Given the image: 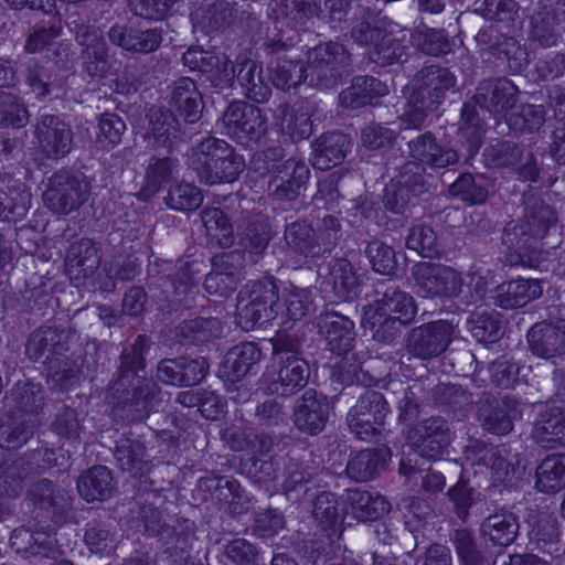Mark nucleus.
Wrapping results in <instances>:
<instances>
[{"instance_id": "1", "label": "nucleus", "mask_w": 565, "mask_h": 565, "mask_svg": "<svg viewBox=\"0 0 565 565\" xmlns=\"http://www.w3.org/2000/svg\"><path fill=\"white\" fill-rule=\"evenodd\" d=\"M146 338L138 335L129 348L121 353L119 375L109 387V397L118 404L130 406L142 417L156 409L162 402V393L151 380L138 375L143 370Z\"/></svg>"}, {"instance_id": "2", "label": "nucleus", "mask_w": 565, "mask_h": 565, "mask_svg": "<svg viewBox=\"0 0 565 565\" xmlns=\"http://www.w3.org/2000/svg\"><path fill=\"white\" fill-rule=\"evenodd\" d=\"M186 164L206 185L231 183L245 168V160L225 140L209 137L188 152Z\"/></svg>"}, {"instance_id": "3", "label": "nucleus", "mask_w": 565, "mask_h": 565, "mask_svg": "<svg viewBox=\"0 0 565 565\" xmlns=\"http://www.w3.org/2000/svg\"><path fill=\"white\" fill-rule=\"evenodd\" d=\"M63 332L51 327L36 329L30 334L26 343V354L33 360L41 359L46 365L47 383L54 390H68L77 381L76 363L64 354Z\"/></svg>"}, {"instance_id": "4", "label": "nucleus", "mask_w": 565, "mask_h": 565, "mask_svg": "<svg viewBox=\"0 0 565 565\" xmlns=\"http://www.w3.org/2000/svg\"><path fill=\"white\" fill-rule=\"evenodd\" d=\"M416 312L417 306L411 295L398 289L387 290L381 299L364 309L362 324L377 334L396 321L409 323Z\"/></svg>"}, {"instance_id": "5", "label": "nucleus", "mask_w": 565, "mask_h": 565, "mask_svg": "<svg viewBox=\"0 0 565 565\" xmlns=\"http://www.w3.org/2000/svg\"><path fill=\"white\" fill-rule=\"evenodd\" d=\"M388 413L390 407L384 395L377 391L366 390L350 408L347 423L358 438L371 441L380 435Z\"/></svg>"}, {"instance_id": "6", "label": "nucleus", "mask_w": 565, "mask_h": 565, "mask_svg": "<svg viewBox=\"0 0 565 565\" xmlns=\"http://www.w3.org/2000/svg\"><path fill=\"white\" fill-rule=\"evenodd\" d=\"M278 299L273 281L254 285L252 290H241L236 305V322L245 331L263 326L275 318L274 305Z\"/></svg>"}, {"instance_id": "7", "label": "nucleus", "mask_w": 565, "mask_h": 565, "mask_svg": "<svg viewBox=\"0 0 565 565\" xmlns=\"http://www.w3.org/2000/svg\"><path fill=\"white\" fill-rule=\"evenodd\" d=\"M412 274L418 292L427 298L458 297L465 284L462 275L452 267L430 262L414 265Z\"/></svg>"}, {"instance_id": "8", "label": "nucleus", "mask_w": 565, "mask_h": 565, "mask_svg": "<svg viewBox=\"0 0 565 565\" xmlns=\"http://www.w3.org/2000/svg\"><path fill=\"white\" fill-rule=\"evenodd\" d=\"M307 76L310 82L328 87L348 73L350 54L340 43H324L308 51Z\"/></svg>"}, {"instance_id": "9", "label": "nucleus", "mask_w": 565, "mask_h": 565, "mask_svg": "<svg viewBox=\"0 0 565 565\" xmlns=\"http://www.w3.org/2000/svg\"><path fill=\"white\" fill-rule=\"evenodd\" d=\"M88 191L89 185L84 178L58 171L49 179L43 202L54 213L68 214L87 200Z\"/></svg>"}, {"instance_id": "10", "label": "nucleus", "mask_w": 565, "mask_h": 565, "mask_svg": "<svg viewBox=\"0 0 565 565\" xmlns=\"http://www.w3.org/2000/svg\"><path fill=\"white\" fill-rule=\"evenodd\" d=\"M455 326L447 320H437L414 328L407 335V352L420 360H430L444 353L450 344Z\"/></svg>"}, {"instance_id": "11", "label": "nucleus", "mask_w": 565, "mask_h": 565, "mask_svg": "<svg viewBox=\"0 0 565 565\" xmlns=\"http://www.w3.org/2000/svg\"><path fill=\"white\" fill-rule=\"evenodd\" d=\"M222 121L227 135L239 142L259 140L267 131V118L260 108L241 100L226 108Z\"/></svg>"}, {"instance_id": "12", "label": "nucleus", "mask_w": 565, "mask_h": 565, "mask_svg": "<svg viewBox=\"0 0 565 565\" xmlns=\"http://www.w3.org/2000/svg\"><path fill=\"white\" fill-rule=\"evenodd\" d=\"M411 160L419 168L422 180L425 181V170L445 169L459 161V154L452 147L440 142L435 135L426 131L407 143Z\"/></svg>"}, {"instance_id": "13", "label": "nucleus", "mask_w": 565, "mask_h": 565, "mask_svg": "<svg viewBox=\"0 0 565 565\" xmlns=\"http://www.w3.org/2000/svg\"><path fill=\"white\" fill-rule=\"evenodd\" d=\"M451 440L450 427L446 419L433 416L417 423L407 433V441L415 451L427 459L440 458Z\"/></svg>"}, {"instance_id": "14", "label": "nucleus", "mask_w": 565, "mask_h": 565, "mask_svg": "<svg viewBox=\"0 0 565 565\" xmlns=\"http://www.w3.org/2000/svg\"><path fill=\"white\" fill-rule=\"evenodd\" d=\"M331 406L326 395L316 390H307L294 405V425L303 434H320L330 417Z\"/></svg>"}, {"instance_id": "15", "label": "nucleus", "mask_w": 565, "mask_h": 565, "mask_svg": "<svg viewBox=\"0 0 565 565\" xmlns=\"http://www.w3.org/2000/svg\"><path fill=\"white\" fill-rule=\"evenodd\" d=\"M199 487L211 491L218 508L231 515L244 514L252 507V497L233 477L205 476L199 479Z\"/></svg>"}, {"instance_id": "16", "label": "nucleus", "mask_w": 565, "mask_h": 565, "mask_svg": "<svg viewBox=\"0 0 565 565\" xmlns=\"http://www.w3.org/2000/svg\"><path fill=\"white\" fill-rule=\"evenodd\" d=\"M75 40L83 47L84 73L92 79H100L109 71L106 43L99 28L78 25Z\"/></svg>"}, {"instance_id": "17", "label": "nucleus", "mask_w": 565, "mask_h": 565, "mask_svg": "<svg viewBox=\"0 0 565 565\" xmlns=\"http://www.w3.org/2000/svg\"><path fill=\"white\" fill-rule=\"evenodd\" d=\"M419 168L415 163H404L397 175L385 188V206L394 213H403L413 195L425 189Z\"/></svg>"}, {"instance_id": "18", "label": "nucleus", "mask_w": 565, "mask_h": 565, "mask_svg": "<svg viewBox=\"0 0 565 565\" xmlns=\"http://www.w3.org/2000/svg\"><path fill=\"white\" fill-rule=\"evenodd\" d=\"M516 86L508 78L483 81L477 87L476 103L490 114L505 120L516 104Z\"/></svg>"}, {"instance_id": "19", "label": "nucleus", "mask_w": 565, "mask_h": 565, "mask_svg": "<svg viewBox=\"0 0 565 565\" xmlns=\"http://www.w3.org/2000/svg\"><path fill=\"white\" fill-rule=\"evenodd\" d=\"M456 84L455 75L446 67L429 65L423 67L413 81L411 90L414 92V99L428 100L427 105H439L445 97V92Z\"/></svg>"}, {"instance_id": "20", "label": "nucleus", "mask_w": 565, "mask_h": 565, "mask_svg": "<svg viewBox=\"0 0 565 565\" xmlns=\"http://www.w3.org/2000/svg\"><path fill=\"white\" fill-rule=\"evenodd\" d=\"M277 174L269 181L268 191L274 199L291 201L298 198L300 189L309 179L307 164L295 158L277 166Z\"/></svg>"}, {"instance_id": "21", "label": "nucleus", "mask_w": 565, "mask_h": 565, "mask_svg": "<svg viewBox=\"0 0 565 565\" xmlns=\"http://www.w3.org/2000/svg\"><path fill=\"white\" fill-rule=\"evenodd\" d=\"M36 137L47 157L67 154L73 143V132L67 124L55 115H42L36 126Z\"/></svg>"}, {"instance_id": "22", "label": "nucleus", "mask_w": 565, "mask_h": 565, "mask_svg": "<svg viewBox=\"0 0 565 565\" xmlns=\"http://www.w3.org/2000/svg\"><path fill=\"white\" fill-rule=\"evenodd\" d=\"M284 239L295 253L306 257H319L332 249L333 234L319 238L310 224L297 221L286 226Z\"/></svg>"}, {"instance_id": "23", "label": "nucleus", "mask_w": 565, "mask_h": 565, "mask_svg": "<svg viewBox=\"0 0 565 565\" xmlns=\"http://www.w3.org/2000/svg\"><path fill=\"white\" fill-rule=\"evenodd\" d=\"M277 376L270 382L268 390L273 394L290 396L302 390L309 379V365L297 354L281 355Z\"/></svg>"}, {"instance_id": "24", "label": "nucleus", "mask_w": 565, "mask_h": 565, "mask_svg": "<svg viewBox=\"0 0 565 565\" xmlns=\"http://www.w3.org/2000/svg\"><path fill=\"white\" fill-rule=\"evenodd\" d=\"M527 340L532 353L551 360L565 355V320L541 322L531 328Z\"/></svg>"}, {"instance_id": "25", "label": "nucleus", "mask_w": 565, "mask_h": 565, "mask_svg": "<svg viewBox=\"0 0 565 565\" xmlns=\"http://www.w3.org/2000/svg\"><path fill=\"white\" fill-rule=\"evenodd\" d=\"M531 436L542 448H565V408L548 407L541 411L534 422Z\"/></svg>"}, {"instance_id": "26", "label": "nucleus", "mask_w": 565, "mask_h": 565, "mask_svg": "<svg viewBox=\"0 0 565 565\" xmlns=\"http://www.w3.org/2000/svg\"><path fill=\"white\" fill-rule=\"evenodd\" d=\"M318 328L327 341V348L332 353L342 354L352 351L355 341L354 323L348 317L327 312L319 317Z\"/></svg>"}, {"instance_id": "27", "label": "nucleus", "mask_w": 565, "mask_h": 565, "mask_svg": "<svg viewBox=\"0 0 565 565\" xmlns=\"http://www.w3.org/2000/svg\"><path fill=\"white\" fill-rule=\"evenodd\" d=\"M147 118L146 138L153 148L172 149L181 140L180 122L172 113L151 108Z\"/></svg>"}, {"instance_id": "28", "label": "nucleus", "mask_w": 565, "mask_h": 565, "mask_svg": "<svg viewBox=\"0 0 565 565\" xmlns=\"http://www.w3.org/2000/svg\"><path fill=\"white\" fill-rule=\"evenodd\" d=\"M260 359L262 352L255 343H239L226 353L220 367V376L226 383L234 384L244 379Z\"/></svg>"}, {"instance_id": "29", "label": "nucleus", "mask_w": 565, "mask_h": 565, "mask_svg": "<svg viewBox=\"0 0 565 565\" xmlns=\"http://www.w3.org/2000/svg\"><path fill=\"white\" fill-rule=\"evenodd\" d=\"M32 472L25 459L0 449V495L14 499L19 497Z\"/></svg>"}, {"instance_id": "30", "label": "nucleus", "mask_w": 565, "mask_h": 565, "mask_svg": "<svg viewBox=\"0 0 565 565\" xmlns=\"http://www.w3.org/2000/svg\"><path fill=\"white\" fill-rule=\"evenodd\" d=\"M31 193L18 180L0 173V220L18 221L25 216Z\"/></svg>"}, {"instance_id": "31", "label": "nucleus", "mask_w": 565, "mask_h": 565, "mask_svg": "<svg viewBox=\"0 0 565 565\" xmlns=\"http://www.w3.org/2000/svg\"><path fill=\"white\" fill-rule=\"evenodd\" d=\"M350 148V139L342 132H329L312 143L311 163L316 169L329 170L340 164Z\"/></svg>"}, {"instance_id": "32", "label": "nucleus", "mask_w": 565, "mask_h": 565, "mask_svg": "<svg viewBox=\"0 0 565 565\" xmlns=\"http://www.w3.org/2000/svg\"><path fill=\"white\" fill-rule=\"evenodd\" d=\"M408 38V31L399 29L396 23L388 22L385 31L373 45L371 58L380 65L401 62L409 42Z\"/></svg>"}, {"instance_id": "33", "label": "nucleus", "mask_w": 565, "mask_h": 565, "mask_svg": "<svg viewBox=\"0 0 565 565\" xmlns=\"http://www.w3.org/2000/svg\"><path fill=\"white\" fill-rule=\"evenodd\" d=\"M542 295V287L535 279H516L498 286L494 302L503 309L523 307Z\"/></svg>"}, {"instance_id": "34", "label": "nucleus", "mask_w": 565, "mask_h": 565, "mask_svg": "<svg viewBox=\"0 0 565 565\" xmlns=\"http://www.w3.org/2000/svg\"><path fill=\"white\" fill-rule=\"evenodd\" d=\"M347 501L349 513L361 522L377 520L391 510L390 502L383 495L358 488L348 490Z\"/></svg>"}, {"instance_id": "35", "label": "nucleus", "mask_w": 565, "mask_h": 565, "mask_svg": "<svg viewBox=\"0 0 565 565\" xmlns=\"http://www.w3.org/2000/svg\"><path fill=\"white\" fill-rule=\"evenodd\" d=\"M387 94L388 86L385 83L375 77L359 76L350 87L340 93L339 99L344 108L356 109Z\"/></svg>"}, {"instance_id": "36", "label": "nucleus", "mask_w": 565, "mask_h": 565, "mask_svg": "<svg viewBox=\"0 0 565 565\" xmlns=\"http://www.w3.org/2000/svg\"><path fill=\"white\" fill-rule=\"evenodd\" d=\"M237 67L236 79L246 97L256 103H265L271 89L264 81L262 65L247 57H237Z\"/></svg>"}, {"instance_id": "37", "label": "nucleus", "mask_w": 565, "mask_h": 565, "mask_svg": "<svg viewBox=\"0 0 565 565\" xmlns=\"http://www.w3.org/2000/svg\"><path fill=\"white\" fill-rule=\"evenodd\" d=\"M519 527L518 518L512 512L500 510L483 520L480 532L493 545L509 546L514 542Z\"/></svg>"}, {"instance_id": "38", "label": "nucleus", "mask_w": 565, "mask_h": 565, "mask_svg": "<svg viewBox=\"0 0 565 565\" xmlns=\"http://www.w3.org/2000/svg\"><path fill=\"white\" fill-rule=\"evenodd\" d=\"M239 259L241 255L235 252L223 253L214 257L216 270L206 275L204 280V288L210 295L227 296L237 288L238 273L227 271L224 267Z\"/></svg>"}, {"instance_id": "39", "label": "nucleus", "mask_w": 565, "mask_h": 565, "mask_svg": "<svg viewBox=\"0 0 565 565\" xmlns=\"http://www.w3.org/2000/svg\"><path fill=\"white\" fill-rule=\"evenodd\" d=\"M98 249L90 239L72 244L66 254V268L76 279L92 276L99 266Z\"/></svg>"}, {"instance_id": "40", "label": "nucleus", "mask_w": 565, "mask_h": 565, "mask_svg": "<svg viewBox=\"0 0 565 565\" xmlns=\"http://www.w3.org/2000/svg\"><path fill=\"white\" fill-rule=\"evenodd\" d=\"M524 204L525 210L522 221L539 243L550 228L556 225L557 217L555 211L542 199L532 194L525 196Z\"/></svg>"}, {"instance_id": "41", "label": "nucleus", "mask_w": 565, "mask_h": 565, "mask_svg": "<svg viewBox=\"0 0 565 565\" xmlns=\"http://www.w3.org/2000/svg\"><path fill=\"white\" fill-rule=\"evenodd\" d=\"M115 457L120 469L132 477H141L149 472L152 467L151 461L148 459L145 445L138 439H119Z\"/></svg>"}, {"instance_id": "42", "label": "nucleus", "mask_w": 565, "mask_h": 565, "mask_svg": "<svg viewBox=\"0 0 565 565\" xmlns=\"http://www.w3.org/2000/svg\"><path fill=\"white\" fill-rule=\"evenodd\" d=\"M171 104L186 121L194 122L199 118L202 97L193 79L181 77L174 82Z\"/></svg>"}, {"instance_id": "43", "label": "nucleus", "mask_w": 565, "mask_h": 565, "mask_svg": "<svg viewBox=\"0 0 565 565\" xmlns=\"http://www.w3.org/2000/svg\"><path fill=\"white\" fill-rule=\"evenodd\" d=\"M29 497L35 507L46 510L53 515L60 514L71 507L67 491L46 479L33 484L29 490Z\"/></svg>"}, {"instance_id": "44", "label": "nucleus", "mask_w": 565, "mask_h": 565, "mask_svg": "<svg viewBox=\"0 0 565 565\" xmlns=\"http://www.w3.org/2000/svg\"><path fill=\"white\" fill-rule=\"evenodd\" d=\"M274 116L284 134L294 140L306 139L312 134L310 113L303 107L295 109L287 104H281Z\"/></svg>"}, {"instance_id": "45", "label": "nucleus", "mask_w": 565, "mask_h": 565, "mask_svg": "<svg viewBox=\"0 0 565 565\" xmlns=\"http://www.w3.org/2000/svg\"><path fill=\"white\" fill-rule=\"evenodd\" d=\"M77 489L81 497L87 502L103 501L109 498L113 491L110 471L104 466L90 468L79 477Z\"/></svg>"}, {"instance_id": "46", "label": "nucleus", "mask_w": 565, "mask_h": 565, "mask_svg": "<svg viewBox=\"0 0 565 565\" xmlns=\"http://www.w3.org/2000/svg\"><path fill=\"white\" fill-rule=\"evenodd\" d=\"M329 284L334 296L342 300H350L358 295L359 280L351 265L345 258H337L330 265Z\"/></svg>"}, {"instance_id": "47", "label": "nucleus", "mask_w": 565, "mask_h": 565, "mask_svg": "<svg viewBox=\"0 0 565 565\" xmlns=\"http://www.w3.org/2000/svg\"><path fill=\"white\" fill-rule=\"evenodd\" d=\"M385 462V450L364 449L350 459L347 465V473L351 479L363 482L372 479Z\"/></svg>"}, {"instance_id": "48", "label": "nucleus", "mask_w": 565, "mask_h": 565, "mask_svg": "<svg viewBox=\"0 0 565 565\" xmlns=\"http://www.w3.org/2000/svg\"><path fill=\"white\" fill-rule=\"evenodd\" d=\"M536 488L555 492L565 486V454L547 456L536 468Z\"/></svg>"}, {"instance_id": "49", "label": "nucleus", "mask_w": 565, "mask_h": 565, "mask_svg": "<svg viewBox=\"0 0 565 565\" xmlns=\"http://www.w3.org/2000/svg\"><path fill=\"white\" fill-rule=\"evenodd\" d=\"M270 79L277 88L282 90L299 85L307 78V68L300 61H294L285 57H278L269 66Z\"/></svg>"}, {"instance_id": "50", "label": "nucleus", "mask_w": 565, "mask_h": 565, "mask_svg": "<svg viewBox=\"0 0 565 565\" xmlns=\"http://www.w3.org/2000/svg\"><path fill=\"white\" fill-rule=\"evenodd\" d=\"M201 220L206 234L222 247H230L234 242L233 226L218 207H205L201 212Z\"/></svg>"}, {"instance_id": "51", "label": "nucleus", "mask_w": 565, "mask_h": 565, "mask_svg": "<svg viewBox=\"0 0 565 565\" xmlns=\"http://www.w3.org/2000/svg\"><path fill=\"white\" fill-rule=\"evenodd\" d=\"M43 398L42 385L31 381H19L10 394L14 408L28 414H33L41 408Z\"/></svg>"}, {"instance_id": "52", "label": "nucleus", "mask_w": 565, "mask_h": 565, "mask_svg": "<svg viewBox=\"0 0 565 565\" xmlns=\"http://www.w3.org/2000/svg\"><path fill=\"white\" fill-rule=\"evenodd\" d=\"M406 246L423 257H436L440 254V245L433 227L418 223L411 227L406 237Z\"/></svg>"}, {"instance_id": "53", "label": "nucleus", "mask_w": 565, "mask_h": 565, "mask_svg": "<svg viewBox=\"0 0 565 565\" xmlns=\"http://www.w3.org/2000/svg\"><path fill=\"white\" fill-rule=\"evenodd\" d=\"M202 201L201 190L192 183L184 182L172 185L166 198L169 207L182 212L198 209Z\"/></svg>"}, {"instance_id": "54", "label": "nucleus", "mask_w": 565, "mask_h": 565, "mask_svg": "<svg viewBox=\"0 0 565 565\" xmlns=\"http://www.w3.org/2000/svg\"><path fill=\"white\" fill-rule=\"evenodd\" d=\"M408 39L426 54L440 55L450 51V42L443 30L417 29L414 33H409Z\"/></svg>"}, {"instance_id": "55", "label": "nucleus", "mask_w": 565, "mask_h": 565, "mask_svg": "<svg viewBox=\"0 0 565 565\" xmlns=\"http://www.w3.org/2000/svg\"><path fill=\"white\" fill-rule=\"evenodd\" d=\"M21 537L22 540H28V550L32 555H40L44 557L55 558L58 554V548L56 546L55 534L51 532L44 531H34L30 532L29 530L21 529L15 530L11 540H17Z\"/></svg>"}, {"instance_id": "56", "label": "nucleus", "mask_w": 565, "mask_h": 565, "mask_svg": "<svg viewBox=\"0 0 565 565\" xmlns=\"http://www.w3.org/2000/svg\"><path fill=\"white\" fill-rule=\"evenodd\" d=\"M505 452L504 448L486 445L479 449L477 462L490 468L494 480L498 482L505 481L514 471L513 465L504 456Z\"/></svg>"}, {"instance_id": "57", "label": "nucleus", "mask_w": 565, "mask_h": 565, "mask_svg": "<svg viewBox=\"0 0 565 565\" xmlns=\"http://www.w3.org/2000/svg\"><path fill=\"white\" fill-rule=\"evenodd\" d=\"M338 355L341 359L333 367V376L344 385L364 384L366 375L362 371L363 356L352 351Z\"/></svg>"}, {"instance_id": "58", "label": "nucleus", "mask_w": 565, "mask_h": 565, "mask_svg": "<svg viewBox=\"0 0 565 565\" xmlns=\"http://www.w3.org/2000/svg\"><path fill=\"white\" fill-rule=\"evenodd\" d=\"M502 242L509 248L514 249L520 256L525 255L527 250H535L539 243L525 227L523 221L509 222L502 234Z\"/></svg>"}, {"instance_id": "59", "label": "nucleus", "mask_w": 565, "mask_h": 565, "mask_svg": "<svg viewBox=\"0 0 565 565\" xmlns=\"http://www.w3.org/2000/svg\"><path fill=\"white\" fill-rule=\"evenodd\" d=\"M222 331L221 322L216 318H195L184 321L180 326L181 335L192 342H205L218 337Z\"/></svg>"}, {"instance_id": "60", "label": "nucleus", "mask_w": 565, "mask_h": 565, "mask_svg": "<svg viewBox=\"0 0 565 565\" xmlns=\"http://www.w3.org/2000/svg\"><path fill=\"white\" fill-rule=\"evenodd\" d=\"M84 539L89 551L98 555H110L117 546L115 535L100 522L88 523Z\"/></svg>"}, {"instance_id": "61", "label": "nucleus", "mask_w": 565, "mask_h": 565, "mask_svg": "<svg viewBox=\"0 0 565 565\" xmlns=\"http://www.w3.org/2000/svg\"><path fill=\"white\" fill-rule=\"evenodd\" d=\"M365 255L374 271L379 274L392 275L397 267L395 252L381 241L370 242L365 248Z\"/></svg>"}, {"instance_id": "62", "label": "nucleus", "mask_w": 565, "mask_h": 565, "mask_svg": "<svg viewBox=\"0 0 565 565\" xmlns=\"http://www.w3.org/2000/svg\"><path fill=\"white\" fill-rule=\"evenodd\" d=\"M29 114L18 98L7 92H0V125L20 128L26 125Z\"/></svg>"}, {"instance_id": "63", "label": "nucleus", "mask_w": 565, "mask_h": 565, "mask_svg": "<svg viewBox=\"0 0 565 565\" xmlns=\"http://www.w3.org/2000/svg\"><path fill=\"white\" fill-rule=\"evenodd\" d=\"M450 194L459 196L470 204L483 203L488 196V190L483 184L477 183L470 173L461 174L450 186Z\"/></svg>"}, {"instance_id": "64", "label": "nucleus", "mask_w": 565, "mask_h": 565, "mask_svg": "<svg viewBox=\"0 0 565 565\" xmlns=\"http://www.w3.org/2000/svg\"><path fill=\"white\" fill-rule=\"evenodd\" d=\"M457 555L463 565H483L484 557L477 548L473 535L468 530H457L454 534Z\"/></svg>"}]
</instances>
